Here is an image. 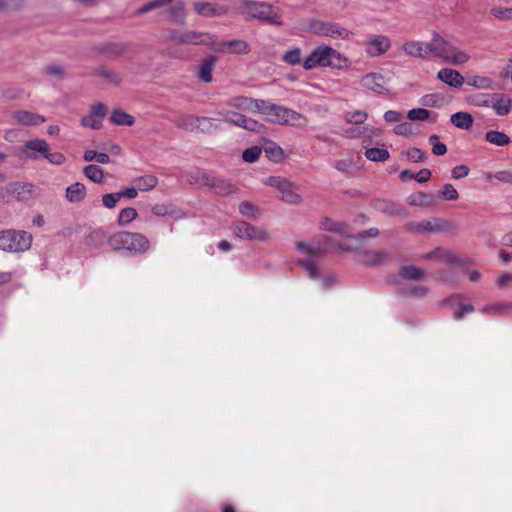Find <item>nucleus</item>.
<instances>
[{
	"mask_svg": "<svg viewBox=\"0 0 512 512\" xmlns=\"http://www.w3.org/2000/svg\"><path fill=\"white\" fill-rule=\"evenodd\" d=\"M260 113L265 115L270 122L279 125L302 127L308 122L307 118L297 111L266 100L261 103Z\"/></svg>",
	"mask_w": 512,
	"mask_h": 512,
	"instance_id": "nucleus-2",
	"label": "nucleus"
},
{
	"mask_svg": "<svg viewBox=\"0 0 512 512\" xmlns=\"http://www.w3.org/2000/svg\"><path fill=\"white\" fill-rule=\"evenodd\" d=\"M108 237L106 232L99 228L93 230L85 237V243L90 247H100L106 240L108 241Z\"/></svg>",
	"mask_w": 512,
	"mask_h": 512,
	"instance_id": "nucleus-37",
	"label": "nucleus"
},
{
	"mask_svg": "<svg viewBox=\"0 0 512 512\" xmlns=\"http://www.w3.org/2000/svg\"><path fill=\"white\" fill-rule=\"evenodd\" d=\"M7 192L18 201H28L36 196L38 188L32 183L12 182L7 186Z\"/></svg>",
	"mask_w": 512,
	"mask_h": 512,
	"instance_id": "nucleus-14",
	"label": "nucleus"
},
{
	"mask_svg": "<svg viewBox=\"0 0 512 512\" xmlns=\"http://www.w3.org/2000/svg\"><path fill=\"white\" fill-rule=\"evenodd\" d=\"M335 168L343 173H350L355 163L351 159H341L335 162Z\"/></svg>",
	"mask_w": 512,
	"mask_h": 512,
	"instance_id": "nucleus-62",
	"label": "nucleus"
},
{
	"mask_svg": "<svg viewBox=\"0 0 512 512\" xmlns=\"http://www.w3.org/2000/svg\"><path fill=\"white\" fill-rule=\"evenodd\" d=\"M66 199L71 203H80L86 197V187L83 183L76 182L66 188Z\"/></svg>",
	"mask_w": 512,
	"mask_h": 512,
	"instance_id": "nucleus-29",
	"label": "nucleus"
},
{
	"mask_svg": "<svg viewBox=\"0 0 512 512\" xmlns=\"http://www.w3.org/2000/svg\"><path fill=\"white\" fill-rule=\"evenodd\" d=\"M85 176L94 183H101L104 179V171L101 167L90 164L83 170Z\"/></svg>",
	"mask_w": 512,
	"mask_h": 512,
	"instance_id": "nucleus-40",
	"label": "nucleus"
},
{
	"mask_svg": "<svg viewBox=\"0 0 512 512\" xmlns=\"http://www.w3.org/2000/svg\"><path fill=\"white\" fill-rule=\"evenodd\" d=\"M120 199L121 198L119 193H109L102 196V203L106 208L112 209L116 206Z\"/></svg>",
	"mask_w": 512,
	"mask_h": 512,
	"instance_id": "nucleus-60",
	"label": "nucleus"
},
{
	"mask_svg": "<svg viewBox=\"0 0 512 512\" xmlns=\"http://www.w3.org/2000/svg\"><path fill=\"white\" fill-rule=\"evenodd\" d=\"M108 244L114 250L126 249L139 254L147 252L150 248V242L145 235L128 231H119L110 235Z\"/></svg>",
	"mask_w": 512,
	"mask_h": 512,
	"instance_id": "nucleus-3",
	"label": "nucleus"
},
{
	"mask_svg": "<svg viewBox=\"0 0 512 512\" xmlns=\"http://www.w3.org/2000/svg\"><path fill=\"white\" fill-rule=\"evenodd\" d=\"M169 40L176 44L206 45L211 46L216 43L215 37L198 31L171 30Z\"/></svg>",
	"mask_w": 512,
	"mask_h": 512,
	"instance_id": "nucleus-8",
	"label": "nucleus"
},
{
	"mask_svg": "<svg viewBox=\"0 0 512 512\" xmlns=\"http://www.w3.org/2000/svg\"><path fill=\"white\" fill-rule=\"evenodd\" d=\"M239 10L241 14L247 15L252 19H258L269 25L280 27L284 24L281 8L273 6L268 2L241 0Z\"/></svg>",
	"mask_w": 512,
	"mask_h": 512,
	"instance_id": "nucleus-1",
	"label": "nucleus"
},
{
	"mask_svg": "<svg viewBox=\"0 0 512 512\" xmlns=\"http://www.w3.org/2000/svg\"><path fill=\"white\" fill-rule=\"evenodd\" d=\"M90 114L103 120V117L107 114V106L101 102L95 103L91 106Z\"/></svg>",
	"mask_w": 512,
	"mask_h": 512,
	"instance_id": "nucleus-64",
	"label": "nucleus"
},
{
	"mask_svg": "<svg viewBox=\"0 0 512 512\" xmlns=\"http://www.w3.org/2000/svg\"><path fill=\"white\" fill-rule=\"evenodd\" d=\"M194 179L197 184L207 186L219 195H228L234 192V187L229 181L213 177L205 172H197Z\"/></svg>",
	"mask_w": 512,
	"mask_h": 512,
	"instance_id": "nucleus-10",
	"label": "nucleus"
},
{
	"mask_svg": "<svg viewBox=\"0 0 512 512\" xmlns=\"http://www.w3.org/2000/svg\"><path fill=\"white\" fill-rule=\"evenodd\" d=\"M320 229L328 232L347 234L349 225L342 221H334L330 218H324L320 222Z\"/></svg>",
	"mask_w": 512,
	"mask_h": 512,
	"instance_id": "nucleus-31",
	"label": "nucleus"
},
{
	"mask_svg": "<svg viewBox=\"0 0 512 512\" xmlns=\"http://www.w3.org/2000/svg\"><path fill=\"white\" fill-rule=\"evenodd\" d=\"M512 308V304L509 302H498L490 305H486L481 309L483 314L487 315H503L505 309Z\"/></svg>",
	"mask_w": 512,
	"mask_h": 512,
	"instance_id": "nucleus-41",
	"label": "nucleus"
},
{
	"mask_svg": "<svg viewBox=\"0 0 512 512\" xmlns=\"http://www.w3.org/2000/svg\"><path fill=\"white\" fill-rule=\"evenodd\" d=\"M443 96L440 94H427L420 99V103L426 107L438 108L442 105Z\"/></svg>",
	"mask_w": 512,
	"mask_h": 512,
	"instance_id": "nucleus-45",
	"label": "nucleus"
},
{
	"mask_svg": "<svg viewBox=\"0 0 512 512\" xmlns=\"http://www.w3.org/2000/svg\"><path fill=\"white\" fill-rule=\"evenodd\" d=\"M48 147L49 144L44 139L35 138L26 141L20 151L26 158L36 160L40 156L44 158L45 153H48Z\"/></svg>",
	"mask_w": 512,
	"mask_h": 512,
	"instance_id": "nucleus-15",
	"label": "nucleus"
},
{
	"mask_svg": "<svg viewBox=\"0 0 512 512\" xmlns=\"http://www.w3.org/2000/svg\"><path fill=\"white\" fill-rule=\"evenodd\" d=\"M26 4V0H0V12L19 10Z\"/></svg>",
	"mask_w": 512,
	"mask_h": 512,
	"instance_id": "nucleus-47",
	"label": "nucleus"
},
{
	"mask_svg": "<svg viewBox=\"0 0 512 512\" xmlns=\"http://www.w3.org/2000/svg\"><path fill=\"white\" fill-rule=\"evenodd\" d=\"M429 48L430 54L452 65H461L470 59L466 52L459 50L437 33H434L429 42Z\"/></svg>",
	"mask_w": 512,
	"mask_h": 512,
	"instance_id": "nucleus-4",
	"label": "nucleus"
},
{
	"mask_svg": "<svg viewBox=\"0 0 512 512\" xmlns=\"http://www.w3.org/2000/svg\"><path fill=\"white\" fill-rule=\"evenodd\" d=\"M365 46L366 52L375 57L384 54L391 47V42L386 36H377L375 39L367 41Z\"/></svg>",
	"mask_w": 512,
	"mask_h": 512,
	"instance_id": "nucleus-23",
	"label": "nucleus"
},
{
	"mask_svg": "<svg viewBox=\"0 0 512 512\" xmlns=\"http://www.w3.org/2000/svg\"><path fill=\"white\" fill-rule=\"evenodd\" d=\"M399 275L405 279L412 281L425 280L424 270L415 265H407L401 267Z\"/></svg>",
	"mask_w": 512,
	"mask_h": 512,
	"instance_id": "nucleus-32",
	"label": "nucleus"
},
{
	"mask_svg": "<svg viewBox=\"0 0 512 512\" xmlns=\"http://www.w3.org/2000/svg\"><path fill=\"white\" fill-rule=\"evenodd\" d=\"M437 78L454 88H459L464 83V77L457 70L451 68H443L439 70Z\"/></svg>",
	"mask_w": 512,
	"mask_h": 512,
	"instance_id": "nucleus-24",
	"label": "nucleus"
},
{
	"mask_svg": "<svg viewBox=\"0 0 512 512\" xmlns=\"http://www.w3.org/2000/svg\"><path fill=\"white\" fill-rule=\"evenodd\" d=\"M138 216L137 210L132 207L124 208L118 216V225L124 227L135 220Z\"/></svg>",
	"mask_w": 512,
	"mask_h": 512,
	"instance_id": "nucleus-43",
	"label": "nucleus"
},
{
	"mask_svg": "<svg viewBox=\"0 0 512 512\" xmlns=\"http://www.w3.org/2000/svg\"><path fill=\"white\" fill-rule=\"evenodd\" d=\"M407 158L415 163L424 162L427 159V153L419 148H411L406 151Z\"/></svg>",
	"mask_w": 512,
	"mask_h": 512,
	"instance_id": "nucleus-54",
	"label": "nucleus"
},
{
	"mask_svg": "<svg viewBox=\"0 0 512 512\" xmlns=\"http://www.w3.org/2000/svg\"><path fill=\"white\" fill-rule=\"evenodd\" d=\"M429 143L432 145V153L436 156H442L447 152V146L439 141V136L433 134L429 137Z\"/></svg>",
	"mask_w": 512,
	"mask_h": 512,
	"instance_id": "nucleus-49",
	"label": "nucleus"
},
{
	"mask_svg": "<svg viewBox=\"0 0 512 512\" xmlns=\"http://www.w3.org/2000/svg\"><path fill=\"white\" fill-rule=\"evenodd\" d=\"M265 184L276 188L281 193V200L292 205L301 203L302 197L295 192L297 186L280 176H271L267 178Z\"/></svg>",
	"mask_w": 512,
	"mask_h": 512,
	"instance_id": "nucleus-7",
	"label": "nucleus"
},
{
	"mask_svg": "<svg viewBox=\"0 0 512 512\" xmlns=\"http://www.w3.org/2000/svg\"><path fill=\"white\" fill-rule=\"evenodd\" d=\"M266 156L274 162H278L283 158V150L281 147L271 144L264 149Z\"/></svg>",
	"mask_w": 512,
	"mask_h": 512,
	"instance_id": "nucleus-53",
	"label": "nucleus"
},
{
	"mask_svg": "<svg viewBox=\"0 0 512 512\" xmlns=\"http://www.w3.org/2000/svg\"><path fill=\"white\" fill-rule=\"evenodd\" d=\"M422 258L426 260H437L447 263L455 262V257L451 251L443 248H436L435 250L423 255Z\"/></svg>",
	"mask_w": 512,
	"mask_h": 512,
	"instance_id": "nucleus-34",
	"label": "nucleus"
},
{
	"mask_svg": "<svg viewBox=\"0 0 512 512\" xmlns=\"http://www.w3.org/2000/svg\"><path fill=\"white\" fill-rule=\"evenodd\" d=\"M13 118L18 124L26 126H36L46 121L43 116L26 110L15 112Z\"/></svg>",
	"mask_w": 512,
	"mask_h": 512,
	"instance_id": "nucleus-27",
	"label": "nucleus"
},
{
	"mask_svg": "<svg viewBox=\"0 0 512 512\" xmlns=\"http://www.w3.org/2000/svg\"><path fill=\"white\" fill-rule=\"evenodd\" d=\"M283 61L290 65H297L301 62V50L300 48H294L287 51L283 57Z\"/></svg>",
	"mask_w": 512,
	"mask_h": 512,
	"instance_id": "nucleus-52",
	"label": "nucleus"
},
{
	"mask_svg": "<svg viewBox=\"0 0 512 512\" xmlns=\"http://www.w3.org/2000/svg\"><path fill=\"white\" fill-rule=\"evenodd\" d=\"M44 158L54 165H62L66 161V157L62 153L50 152V147H48V153H45Z\"/></svg>",
	"mask_w": 512,
	"mask_h": 512,
	"instance_id": "nucleus-59",
	"label": "nucleus"
},
{
	"mask_svg": "<svg viewBox=\"0 0 512 512\" xmlns=\"http://www.w3.org/2000/svg\"><path fill=\"white\" fill-rule=\"evenodd\" d=\"M94 74L114 85H119L122 82V77L118 72L105 66L95 69Z\"/></svg>",
	"mask_w": 512,
	"mask_h": 512,
	"instance_id": "nucleus-35",
	"label": "nucleus"
},
{
	"mask_svg": "<svg viewBox=\"0 0 512 512\" xmlns=\"http://www.w3.org/2000/svg\"><path fill=\"white\" fill-rule=\"evenodd\" d=\"M390 258V254L386 251L367 250L359 255V263L365 266H378L385 264Z\"/></svg>",
	"mask_w": 512,
	"mask_h": 512,
	"instance_id": "nucleus-22",
	"label": "nucleus"
},
{
	"mask_svg": "<svg viewBox=\"0 0 512 512\" xmlns=\"http://www.w3.org/2000/svg\"><path fill=\"white\" fill-rule=\"evenodd\" d=\"M212 121L213 119L209 117L182 115L175 120V125L186 131L200 130L203 133H208L212 127Z\"/></svg>",
	"mask_w": 512,
	"mask_h": 512,
	"instance_id": "nucleus-11",
	"label": "nucleus"
},
{
	"mask_svg": "<svg viewBox=\"0 0 512 512\" xmlns=\"http://www.w3.org/2000/svg\"><path fill=\"white\" fill-rule=\"evenodd\" d=\"M439 196L445 200H457L458 192L451 184H445L439 192Z\"/></svg>",
	"mask_w": 512,
	"mask_h": 512,
	"instance_id": "nucleus-56",
	"label": "nucleus"
},
{
	"mask_svg": "<svg viewBox=\"0 0 512 512\" xmlns=\"http://www.w3.org/2000/svg\"><path fill=\"white\" fill-rule=\"evenodd\" d=\"M327 22L313 19L309 23V29L316 35L323 36Z\"/></svg>",
	"mask_w": 512,
	"mask_h": 512,
	"instance_id": "nucleus-63",
	"label": "nucleus"
},
{
	"mask_svg": "<svg viewBox=\"0 0 512 512\" xmlns=\"http://www.w3.org/2000/svg\"><path fill=\"white\" fill-rule=\"evenodd\" d=\"M485 139L489 143L497 146H505L510 143V137L507 134L496 130L486 132Z\"/></svg>",
	"mask_w": 512,
	"mask_h": 512,
	"instance_id": "nucleus-38",
	"label": "nucleus"
},
{
	"mask_svg": "<svg viewBox=\"0 0 512 512\" xmlns=\"http://www.w3.org/2000/svg\"><path fill=\"white\" fill-rule=\"evenodd\" d=\"M110 121L115 125L132 126L135 119L132 115L126 113L122 109H115L111 113Z\"/></svg>",
	"mask_w": 512,
	"mask_h": 512,
	"instance_id": "nucleus-36",
	"label": "nucleus"
},
{
	"mask_svg": "<svg viewBox=\"0 0 512 512\" xmlns=\"http://www.w3.org/2000/svg\"><path fill=\"white\" fill-rule=\"evenodd\" d=\"M136 187L141 191H149L156 187L158 178L154 175H144L134 180Z\"/></svg>",
	"mask_w": 512,
	"mask_h": 512,
	"instance_id": "nucleus-39",
	"label": "nucleus"
},
{
	"mask_svg": "<svg viewBox=\"0 0 512 512\" xmlns=\"http://www.w3.org/2000/svg\"><path fill=\"white\" fill-rule=\"evenodd\" d=\"M429 49V43H422L418 41H409L403 45V50L407 55L417 58H426L430 55Z\"/></svg>",
	"mask_w": 512,
	"mask_h": 512,
	"instance_id": "nucleus-26",
	"label": "nucleus"
},
{
	"mask_svg": "<svg viewBox=\"0 0 512 512\" xmlns=\"http://www.w3.org/2000/svg\"><path fill=\"white\" fill-rule=\"evenodd\" d=\"M220 114L223 115V113ZM224 121L256 133H261L265 129V126L262 123L236 112L225 113Z\"/></svg>",
	"mask_w": 512,
	"mask_h": 512,
	"instance_id": "nucleus-12",
	"label": "nucleus"
},
{
	"mask_svg": "<svg viewBox=\"0 0 512 512\" xmlns=\"http://www.w3.org/2000/svg\"><path fill=\"white\" fill-rule=\"evenodd\" d=\"M239 211L243 216H246L247 218H250V219L258 218V215L256 214V212L258 211V208L256 206H254L249 201L242 202L239 205Z\"/></svg>",
	"mask_w": 512,
	"mask_h": 512,
	"instance_id": "nucleus-50",
	"label": "nucleus"
},
{
	"mask_svg": "<svg viewBox=\"0 0 512 512\" xmlns=\"http://www.w3.org/2000/svg\"><path fill=\"white\" fill-rule=\"evenodd\" d=\"M216 62L217 57L214 55H210L201 61L197 73L199 80H201L204 83H210L212 81V71L215 67Z\"/></svg>",
	"mask_w": 512,
	"mask_h": 512,
	"instance_id": "nucleus-25",
	"label": "nucleus"
},
{
	"mask_svg": "<svg viewBox=\"0 0 512 512\" xmlns=\"http://www.w3.org/2000/svg\"><path fill=\"white\" fill-rule=\"evenodd\" d=\"M367 159L373 162H384L389 159V152L386 149L369 148L365 151Z\"/></svg>",
	"mask_w": 512,
	"mask_h": 512,
	"instance_id": "nucleus-42",
	"label": "nucleus"
},
{
	"mask_svg": "<svg viewBox=\"0 0 512 512\" xmlns=\"http://www.w3.org/2000/svg\"><path fill=\"white\" fill-rule=\"evenodd\" d=\"M450 121L455 127L463 130H468L473 125V117L468 112H457L451 116Z\"/></svg>",
	"mask_w": 512,
	"mask_h": 512,
	"instance_id": "nucleus-33",
	"label": "nucleus"
},
{
	"mask_svg": "<svg viewBox=\"0 0 512 512\" xmlns=\"http://www.w3.org/2000/svg\"><path fill=\"white\" fill-rule=\"evenodd\" d=\"M483 105L492 107L497 115L504 116L510 112L512 100L505 94L494 93L488 95V99L483 101Z\"/></svg>",
	"mask_w": 512,
	"mask_h": 512,
	"instance_id": "nucleus-16",
	"label": "nucleus"
},
{
	"mask_svg": "<svg viewBox=\"0 0 512 512\" xmlns=\"http://www.w3.org/2000/svg\"><path fill=\"white\" fill-rule=\"evenodd\" d=\"M430 111L424 108H415L408 111L407 118L411 121H425L430 117Z\"/></svg>",
	"mask_w": 512,
	"mask_h": 512,
	"instance_id": "nucleus-48",
	"label": "nucleus"
},
{
	"mask_svg": "<svg viewBox=\"0 0 512 512\" xmlns=\"http://www.w3.org/2000/svg\"><path fill=\"white\" fill-rule=\"evenodd\" d=\"M170 21L177 25H184L186 23V5L183 1L174 3L167 9Z\"/></svg>",
	"mask_w": 512,
	"mask_h": 512,
	"instance_id": "nucleus-28",
	"label": "nucleus"
},
{
	"mask_svg": "<svg viewBox=\"0 0 512 512\" xmlns=\"http://www.w3.org/2000/svg\"><path fill=\"white\" fill-rule=\"evenodd\" d=\"M81 125L98 130L102 127V120L92 114L86 115L81 119Z\"/></svg>",
	"mask_w": 512,
	"mask_h": 512,
	"instance_id": "nucleus-55",
	"label": "nucleus"
},
{
	"mask_svg": "<svg viewBox=\"0 0 512 512\" xmlns=\"http://www.w3.org/2000/svg\"><path fill=\"white\" fill-rule=\"evenodd\" d=\"M372 206L375 210L389 215H396L405 217L407 215L406 209L390 200L375 199L372 201Z\"/></svg>",
	"mask_w": 512,
	"mask_h": 512,
	"instance_id": "nucleus-19",
	"label": "nucleus"
},
{
	"mask_svg": "<svg viewBox=\"0 0 512 512\" xmlns=\"http://www.w3.org/2000/svg\"><path fill=\"white\" fill-rule=\"evenodd\" d=\"M43 73L48 76L63 79L66 76V70L59 64H49L43 68Z\"/></svg>",
	"mask_w": 512,
	"mask_h": 512,
	"instance_id": "nucleus-46",
	"label": "nucleus"
},
{
	"mask_svg": "<svg viewBox=\"0 0 512 512\" xmlns=\"http://www.w3.org/2000/svg\"><path fill=\"white\" fill-rule=\"evenodd\" d=\"M214 50L218 53L246 55L251 51L249 43L242 39H233L215 43Z\"/></svg>",
	"mask_w": 512,
	"mask_h": 512,
	"instance_id": "nucleus-13",
	"label": "nucleus"
},
{
	"mask_svg": "<svg viewBox=\"0 0 512 512\" xmlns=\"http://www.w3.org/2000/svg\"><path fill=\"white\" fill-rule=\"evenodd\" d=\"M352 32L340 26L338 23L327 22L323 36L336 39H347Z\"/></svg>",
	"mask_w": 512,
	"mask_h": 512,
	"instance_id": "nucleus-30",
	"label": "nucleus"
},
{
	"mask_svg": "<svg viewBox=\"0 0 512 512\" xmlns=\"http://www.w3.org/2000/svg\"><path fill=\"white\" fill-rule=\"evenodd\" d=\"M93 51L109 59H117L127 51V45L122 42H105L95 45Z\"/></svg>",
	"mask_w": 512,
	"mask_h": 512,
	"instance_id": "nucleus-17",
	"label": "nucleus"
},
{
	"mask_svg": "<svg viewBox=\"0 0 512 512\" xmlns=\"http://www.w3.org/2000/svg\"><path fill=\"white\" fill-rule=\"evenodd\" d=\"M385 78L380 73H370L361 79V85L378 94H385L388 89L385 87Z\"/></svg>",
	"mask_w": 512,
	"mask_h": 512,
	"instance_id": "nucleus-20",
	"label": "nucleus"
},
{
	"mask_svg": "<svg viewBox=\"0 0 512 512\" xmlns=\"http://www.w3.org/2000/svg\"><path fill=\"white\" fill-rule=\"evenodd\" d=\"M32 235L23 230L0 231V249L9 252H24L30 249Z\"/></svg>",
	"mask_w": 512,
	"mask_h": 512,
	"instance_id": "nucleus-6",
	"label": "nucleus"
},
{
	"mask_svg": "<svg viewBox=\"0 0 512 512\" xmlns=\"http://www.w3.org/2000/svg\"><path fill=\"white\" fill-rule=\"evenodd\" d=\"M296 248L300 252H304L309 256H318L324 252V249L318 246H312L304 241H300L296 244Z\"/></svg>",
	"mask_w": 512,
	"mask_h": 512,
	"instance_id": "nucleus-44",
	"label": "nucleus"
},
{
	"mask_svg": "<svg viewBox=\"0 0 512 512\" xmlns=\"http://www.w3.org/2000/svg\"><path fill=\"white\" fill-rule=\"evenodd\" d=\"M367 113L364 111H355L353 113H349L346 116V122L347 123H354V124H362L367 119Z\"/></svg>",
	"mask_w": 512,
	"mask_h": 512,
	"instance_id": "nucleus-61",
	"label": "nucleus"
},
{
	"mask_svg": "<svg viewBox=\"0 0 512 512\" xmlns=\"http://www.w3.org/2000/svg\"><path fill=\"white\" fill-rule=\"evenodd\" d=\"M339 52L330 46H319L314 49L310 55L304 60L303 67L306 70H311L317 66H329L333 68H341L343 63H346Z\"/></svg>",
	"mask_w": 512,
	"mask_h": 512,
	"instance_id": "nucleus-5",
	"label": "nucleus"
},
{
	"mask_svg": "<svg viewBox=\"0 0 512 512\" xmlns=\"http://www.w3.org/2000/svg\"><path fill=\"white\" fill-rule=\"evenodd\" d=\"M379 235V230L377 228H370L364 231L359 232L356 236L347 235V239H353L355 241H363L367 237H376Z\"/></svg>",
	"mask_w": 512,
	"mask_h": 512,
	"instance_id": "nucleus-58",
	"label": "nucleus"
},
{
	"mask_svg": "<svg viewBox=\"0 0 512 512\" xmlns=\"http://www.w3.org/2000/svg\"><path fill=\"white\" fill-rule=\"evenodd\" d=\"M264 100L254 99L245 96L233 97L229 100L228 105L236 109L248 112H259L261 111V103Z\"/></svg>",
	"mask_w": 512,
	"mask_h": 512,
	"instance_id": "nucleus-18",
	"label": "nucleus"
},
{
	"mask_svg": "<svg viewBox=\"0 0 512 512\" xmlns=\"http://www.w3.org/2000/svg\"><path fill=\"white\" fill-rule=\"evenodd\" d=\"M299 265L303 267L309 274L310 278L317 279L319 276L316 264L312 260H301Z\"/></svg>",
	"mask_w": 512,
	"mask_h": 512,
	"instance_id": "nucleus-57",
	"label": "nucleus"
},
{
	"mask_svg": "<svg viewBox=\"0 0 512 512\" xmlns=\"http://www.w3.org/2000/svg\"><path fill=\"white\" fill-rule=\"evenodd\" d=\"M262 153V149L258 146L247 148L242 153V158L245 162L252 163L258 160Z\"/></svg>",
	"mask_w": 512,
	"mask_h": 512,
	"instance_id": "nucleus-51",
	"label": "nucleus"
},
{
	"mask_svg": "<svg viewBox=\"0 0 512 512\" xmlns=\"http://www.w3.org/2000/svg\"><path fill=\"white\" fill-rule=\"evenodd\" d=\"M232 231L236 237L250 241H265L269 238L265 228L254 226L245 221L234 222Z\"/></svg>",
	"mask_w": 512,
	"mask_h": 512,
	"instance_id": "nucleus-9",
	"label": "nucleus"
},
{
	"mask_svg": "<svg viewBox=\"0 0 512 512\" xmlns=\"http://www.w3.org/2000/svg\"><path fill=\"white\" fill-rule=\"evenodd\" d=\"M194 10L198 15L204 17H214L225 15L228 9L221 5L210 2L198 1L193 4Z\"/></svg>",
	"mask_w": 512,
	"mask_h": 512,
	"instance_id": "nucleus-21",
	"label": "nucleus"
}]
</instances>
